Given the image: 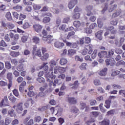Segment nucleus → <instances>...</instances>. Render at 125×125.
<instances>
[{"instance_id": "nucleus-1", "label": "nucleus", "mask_w": 125, "mask_h": 125, "mask_svg": "<svg viewBox=\"0 0 125 125\" xmlns=\"http://www.w3.org/2000/svg\"><path fill=\"white\" fill-rule=\"evenodd\" d=\"M46 81L48 82L49 83V86H51L52 84L53 85V83L49 78L52 79V80H54L55 79V76L53 75V72L50 71V72H49L48 73H47L46 74Z\"/></svg>"}, {"instance_id": "nucleus-2", "label": "nucleus", "mask_w": 125, "mask_h": 125, "mask_svg": "<svg viewBox=\"0 0 125 125\" xmlns=\"http://www.w3.org/2000/svg\"><path fill=\"white\" fill-rule=\"evenodd\" d=\"M65 71H66V68L60 66H55L54 69L55 74H58L59 72V73H64Z\"/></svg>"}, {"instance_id": "nucleus-3", "label": "nucleus", "mask_w": 125, "mask_h": 125, "mask_svg": "<svg viewBox=\"0 0 125 125\" xmlns=\"http://www.w3.org/2000/svg\"><path fill=\"white\" fill-rule=\"evenodd\" d=\"M8 99H7V96H5L4 97V99L1 101L0 103V107H2L3 106H9V104L8 103Z\"/></svg>"}, {"instance_id": "nucleus-4", "label": "nucleus", "mask_w": 125, "mask_h": 125, "mask_svg": "<svg viewBox=\"0 0 125 125\" xmlns=\"http://www.w3.org/2000/svg\"><path fill=\"white\" fill-rule=\"evenodd\" d=\"M16 111L17 113L20 114L23 111V103H20L16 105Z\"/></svg>"}, {"instance_id": "nucleus-5", "label": "nucleus", "mask_w": 125, "mask_h": 125, "mask_svg": "<svg viewBox=\"0 0 125 125\" xmlns=\"http://www.w3.org/2000/svg\"><path fill=\"white\" fill-rule=\"evenodd\" d=\"M29 120H30L29 117H27L25 118L23 120V124L25 125H34V120L33 119H30L29 121ZM28 121H29L28 122Z\"/></svg>"}, {"instance_id": "nucleus-6", "label": "nucleus", "mask_w": 125, "mask_h": 125, "mask_svg": "<svg viewBox=\"0 0 125 125\" xmlns=\"http://www.w3.org/2000/svg\"><path fill=\"white\" fill-rule=\"evenodd\" d=\"M108 53L106 51H102L101 52L98 53V56L100 58H103L104 57L105 58H108V56H107Z\"/></svg>"}, {"instance_id": "nucleus-7", "label": "nucleus", "mask_w": 125, "mask_h": 125, "mask_svg": "<svg viewBox=\"0 0 125 125\" xmlns=\"http://www.w3.org/2000/svg\"><path fill=\"white\" fill-rule=\"evenodd\" d=\"M77 3H78L77 0H71L68 4V8L69 9H72Z\"/></svg>"}, {"instance_id": "nucleus-8", "label": "nucleus", "mask_w": 125, "mask_h": 125, "mask_svg": "<svg viewBox=\"0 0 125 125\" xmlns=\"http://www.w3.org/2000/svg\"><path fill=\"white\" fill-rule=\"evenodd\" d=\"M66 44L67 46H69L71 48H77L78 47V45L75 42H66Z\"/></svg>"}, {"instance_id": "nucleus-9", "label": "nucleus", "mask_w": 125, "mask_h": 125, "mask_svg": "<svg viewBox=\"0 0 125 125\" xmlns=\"http://www.w3.org/2000/svg\"><path fill=\"white\" fill-rule=\"evenodd\" d=\"M33 28L36 32H37V33H40L41 31H42V25L39 24H35L33 25Z\"/></svg>"}, {"instance_id": "nucleus-10", "label": "nucleus", "mask_w": 125, "mask_h": 125, "mask_svg": "<svg viewBox=\"0 0 125 125\" xmlns=\"http://www.w3.org/2000/svg\"><path fill=\"white\" fill-rule=\"evenodd\" d=\"M64 46V43L56 42L54 43V46L56 48H62Z\"/></svg>"}, {"instance_id": "nucleus-11", "label": "nucleus", "mask_w": 125, "mask_h": 125, "mask_svg": "<svg viewBox=\"0 0 125 125\" xmlns=\"http://www.w3.org/2000/svg\"><path fill=\"white\" fill-rule=\"evenodd\" d=\"M107 68H104L98 72L99 76H105L107 75Z\"/></svg>"}, {"instance_id": "nucleus-12", "label": "nucleus", "mask_w": 125, "mask_h": 125, "mask_svg": "<svg viewBox=\"0 0 125 125\" xmlns=\"http://www.w3.org/2000/svg\"><path fill=\"white\" fill-rule=\"evenodd\" d=\"M42 40L44 42H47V43H52V42H53V40L50 39V38L48 37L43 36L42 37Z\"/></svg>"}, {"instance_id": "nucleus-13", "label": "nucleus", "mask_w": 125, "mask_h": 125, "mask_svg": "<svg viewBox=\"0 0 125 125\" xmlns=\"http://www.w3.org/2000/svg\"><path fill=\"white\" fill-rule=\"evenodd\" d=\"M102 34H103V31L102 30L99 31L95 34L96 37L100 41L102 40Z\"/></svg>"}, {"instance_id": "nucleus-14", "label": "nucleus", "mask_w": 125, "mask_h": 125, "mask_svg": "<svg viewBox=\"0 0 125 125\" xmlns=\"http://www.w3.org/2000/svg\"><path fill=\"white\" fill-rule=\"evenodd\" d=\"M68 103L72 104H76L77 103V100L74 98H68Z\"/></svg>"}, {"instance_id": "nucleus-15", "label": "nucleus", "mask_w": 125, "mask_h": 125, "mask_svg": "<svg viewBox=\"0 0 125 125\" xmlns=\"http://www.w3.org/2000/svg\"><path fill=\"white\" fill-rule=\"evenodd\" d=\"M10 55L13 57H17L20 55V53L19 52L11 51L10 53Z\"/></svg>"}, {"instance_id": "nucleus-16", "label": "nucleus", "mask_w": 125, "mask_h": 125, "mask_svg": "<svg viewBox=\"0 0 125 125\" xmlns=\"http://www.w3.org/2000/svg\"><path fill=\"white\" fill-rule=\"evenodd\" d=\"M73 25L74 27H76V28H80V27L82 26V23H81L80 21H74Z\"/></svg>"}, {"instance_id": "nucleus-17", "label": "nucleus", "mask_w": 125, "mask_h": 125, "mask_svg": "<svg viewBox=\"0 0 125 125\" xmlns=\"http://www.w3.org/2000/svg\"><path fill=\"white\" fill-rule=\"evenodd\" d=\"M8 98L9 99V101H11L13 103H14V102L16 101V99H17L16 98H15V97H14V96L12 95V94H10V95L9 96Z\"/></svg>"}, {"instance_id": "nucleus-18", "label": "nucleus", "mask_w": 125, "mask_h": 125, "mask_svg": "<svg viewBox=\"0 0 125 125\" xmlns=\"http://www.w3.org/2000/svg\"><path fill=\"white\" fill-rule=\"evenodd\" d=\"M17 69L19 72H21L24 70V64L21 63L17 67Z\"/></svg>"}, {"instance_id": "nucleus-19", "label": "nucleus", "mask_w": 125, "mask_h": 125, "mask_svg": "<svg viewBox=\"0 0 125 125\" xmlns=\"http://www.w3.org/2000/svg\"><path fill=\"white\" fill-rule=\"evenodd\" d=\"M49 57V55L48 53L43 54V56L41 57V59L42 61H44V60H47Z\"/></svg>"}, {"instance_id": "nucleus-20", "label": "nucleus", "mask_w": 125, "mask_h": 125, "mask_svg": "<svg viewBox=\"0 0 125 125\" xmlns=\"http://www.w3.org/2000/svg\"><path fill=\"white\" fill-rule=\"evenodd\" d=\"M13 93L15 96H16V97H18V98H21V96H20V95H19V92H18V89H14L13 90Z\"/></svg>"}, {"instance_id": "nucleus-21", "label": "nucleus", "mask_w": 125, "mask_h": 125, "mask_svg": "<svg viewBox=\"0 0 125 125\" xmlns=\"http://www.w3.org/2000/svg\"><path fill=\"white\" fill-rule=\"evenodd\" d=\"M76 52L75 50L74 49H69L68 50V55L69 56H73L74 54H76Z\"/></svg>"}, {"instance_id": "nucleus-22", "label": "nucleus", "mask_w": 125, "mask_h": 125, "mask_svg": "<svg viewBox=\"0 0 125 125\" xmlns=\"http://www.w3.org/2000/svg\"><path fill=\"white\" fill-rule=\"evenodd\" d=\"M79 85H80V83H79V81H75L73 84V86L71 88L72 89H77Z\"/></svg>"}, {"instance_id": "nucleus-23", "label": "nucleus", "mask_w": 125, "mask_h": 125, "mask_svg": "<svg viewBox=\"0 0 125 125\" xmlns=\"http://www.w3.org/2000/svg\"><path fill=\"white\" fill-rule=\"evenodd\" d=\"M32 42L34 43H39L40 42V38L36 36H34L32 38Z\"/></svg>"}, {"instance_id": "nucleus-24", "label": "nucleus", "mask_w": 125, "mask_h": 125, "mask_svg": "<svg viewBox=\"0 0 125 125\" xmlns=\"http://www.w3.org/2000/svg\"><path fill=\"white\" fill-rule=\"evenodd\" d=\"M8 114H9L10 116V117H16V114H15V112L13 109L9 110Z\"/></svg>"}, {"instance_id": "nucleus-25", "label": "nucleus", "mask_w": 125, "mask_h": 125, "mask_svg": "<svg viewBox=\"0 0 125 125\" xmlns=\"http://www.w3.org/2000/svg\"><path fill=\"white\" fill-rule=\"evenodd\" d=\"M31 27V25L28 22L23 23L22 27L23 29H29Z\"/></svg>"}, {"instance_id": "nucleus-26", "label": "nucleus", "mask_w": 125, "mask_h": 125, "mask_svg": "<svg viewBox=\"0 0 125 125\" xmlns=\"http://www.w3.org/2000/svg\"><path fill=\"white\" fill-rule=\"evenodd\" d=\"M5 17L7 18V20H9V21H11V20H12V17L11 16L10 12H8L6 14Z\"/></svg>"}, {"instance_id": "nucleus-27", "label": "nucleus", "mask_w": 125, "mask_h": 125, "mask_svg": "<svg viewBox=\"0 0 125 125\" xmlns=\"http://www.w3.org/2000/svg\"><path fill=\"white\" fill-rule=\"evenodd\" d=\"M49 64H50V65L51 66V69H50L49 72H50V71H51V72H52V69H53V66L56 65V62H55V61H52L49 62Z\"/></svg>"}, {"instance_id": "nucleus-28", "label": "nucleus", "mask_w": 125, "mask_h": 125, "mask_svg": "<svg viewBox=\"0 0 125 125\" xmlns=\"http://www.w3.org/2000/svg\"><path fill=\"white\" fill-rule=\"evenodd\" d=\"M68 61L66 59L62 58L60 60V63L61 65H65V64H67Z\"/></svg>"}, {"instance_id": "nucleus-29", "label": "nucleus", "mask_w": 125, "mask_h": 125, "mask_svg": "<svg viewBox=\"0 0 125 125\" xmlns=\"http://www.w3.org/2000/svg\"><path fill=\"white\" fill-rule=\"evenodd\" d=\"M34 122L36 123H41L42 122V117L40 116H37L34 118Z\"/></svg>"}, {"instance_id": "nucleus-30", "label": "nucleus", "mask_w": 125, "mask_h": 125, "mask_svg": "<svg viewBox=\"0 0 125 125\" xmlns=\"http://www.w3.org/2000/svg\"><path fill=\"white\" fill-rule=\"evenodd\" d=\"M34 55H37L39 56V57H42V51H41L40 49H37V51L34 52Z\"/></svg>"}, {"instance_id": "nucleus-31", "label": "nucleus", "mask_w": 125, "mask_h": 125, "mask_svg": "<svg viewBox=\"0 0 125 125\" xmlns=\"http://www.w3.org/2000/svg\"><path fill=\"white\" fill-rule=\"evenodd\" d=\"M110 104H111V101H109V100L105 101L104 106L106 109H109V108H110Z\"/></svg>"}, {"instance_id": "nucleus-32", "label": "nucleus", "mask_w": 125, "mask_h": 125, "mask_svg": "<svg viewBox=\"0 0 125 125\" xmlns=\"http://www.w3.org/2000/svg\"><path fill=\"white\" fill-rule=\"evenodd\" d=\"M110 124V121L108 120H104L103 122H100L101 125H109Z\"/></svg>"}, {"instance_id": "nucleus-33", "label": "nucleus", "mask_w": 125, "mask_h": 125, "mask_svg": "<svg viewBox=\"0 0 125 125\" xmlns=\"http://www.w3.org/2000/svg\"><path fill=\"white\" fill-rule=\"evenodd\" d=\"M7 79L9 81H12L13 76H12V73L11 72H9L7 74Z\"/></svg>"}, {"instance_id": "nucleus-34", "label": "nucleus", "mask_w": 125, "mask_h": 125, "mask_svg": "<svg viewBox=\"0 0 125 125\" xmlns=\"http://www.w3.org/2000/svg\"><path fill=\"white\" fill-rule=\"evenodd\" d=\"M97 55V50H94L93 53L91 55L92 59H95Z\"/></svg>"}, {"instance_id": "nucleus-35", "label": "nucleus", "mask_w": 125, "mask_h": 125, "mask_svg": "<svg viewBox=\"0 0 125 125\" xmlns=\"http://www.w3.org/2000/svg\"><path fill=\"white\" fill-rule=\"evenodd\" d=\"M33 8L35 10H39L42 8V6L41 5L34 4L33 5Z\"/></svg>"}, {"instance_id": "nucleus-36", "label": "nucleus", "mask_w": 125, "mask_h": 125, "mask_svg": "<svg viewBox=\"0 0 125 125\" xmlns=\"http://www.w3.org/2000/svg\"><path fill=\"white\" fill-rule=\"evenodd\" d=\"M86 63H83L80 66L81 70H86Z\"/></svg>"}, {"instance_id": "nucleus-37", "label": "nucleus", "mask_w": 125, "mask_h": 125, "mask_svg": "<svg viewBox=\"0 0 125 125\" xmlns=\"http://www.w3.org/2000/svg\"><path fill=\"white\" fill-rule=\"evenodd\" d=\"M85 107H86V104L84 103L81 102L80 103V109L81 110H83L84 108H85Z\"/></svg>"}, {"instance_id": "nucleus-38", "label": "nucleus", "mask_w": 125, "mask_h": 125, "mask_svg": "<svg viewBox=\"0 0 125 125\" xmlns=\"http://www.w3.org/2000/svg\"><path fill=\"white\" fill-rule=\"evenodd\" d=\"M98 27L99 28H102V26H103V23L102 22V21L101 19H98L97 20Z\"/></svg>"}, {"instance_id": "nucleus-39", "label": "nucleus", "mask_w": 125, "mask_h": 125, "mask_svg": "<svg viewBox=\"0 0 125 125\" xmlns=\"http://www.w3.org/2000/svg\"><path fill=\"white\" fill-rule=\"evenodd\" d=\"M114 55V49H111L108 52V55H107L108 58L109 57H112Z\"/></svg>"}, {"instance_id": "nucleus-40", "label": "nucleus", "mask_w": 125, "mask_h": 125, "mask_svg": "<svg viewBox=\"0 0 125 125\" xmlns=\"http://www.w3.org/2000/svg\"><path fill=\"white\" fill-rule=\"evenodd\" d=\"M47 64H48L47 62H45L43 63L42 64V67L43 68L44 71L46 72L48 70V65H47Z\"/></svg>"}, {"instance_id": "nucleus-41", "label": "nucleus", "mask_w": 125, "mask_h": 125, "mask_svg": "<svg viewBox=\"0 0 125 125\" xmlns=\"http://www.w3.org/2000/svg\"><path fill=\"white\" fill-rule=\"evenodd\" d=\"M75 60L76 61H79L80 62H83V58L80 57L79 56H76L75 58Z\"/></svg>"}, {"instance_id": "nucleus-42", "label": "nucleus", "mask_w": 125, "mask_h": 125, "mask_svg": "<svg viewBox=\"0 0 125 125\" xmlns=\"http://www.w3.org/2000/svg\"><path fill=\"white\" fill-rule=\"evenodd\" d=\"M37 82L40 83H44V79L42 77H39L37 79Z\"/></svg>"}, {"instance_id": "nucleus-43", "label": "nucleus", "mask_w": 125, "mask_h": 125, "mask_svg": "<svg viewBox=\"0 0 125 125\" xmlns=\"http://www.w3.org/2000/svg\"><path fill=\"white\" fill-rule=\"evenodd\" d=\"M5 67L6 69H11V64H10V62H5Z\"/></svg>"}, {"instance_id": "nucleus-44", "label": "nucleus", "mask_w": 125, "mask_h": 125, "mask_svg": "<svg viewBox=\"0 0 125 125\" xmlns=\"http://www.w3.org/2000/svg\"><path fill=\"white\" fill-rule=\"evenodd\" d=\"M85 49L88 52V51L90 50L91 49H92V45H88L87 46H85Z\"/></svg>"}, {"instance_id": "nucleus-45", "label": "nucleus", "mask_w": 125, "mask_h": 125, "mask_svg": "<svg viewBox=\"0 0 125 125\" xmlns=\"http://www.w3.org/2000/svg\"><path fill=\"white\" fill-rule=\"evenodd\" d=\"M13 9L15 10H19V11H20V10H22V6L20 5H17L15 7H13Z\"/></svg>"}, {"instance_id": "nucleus-46", "label": "nucleus", "mask_w": 125, "mask_h": 125, "mask_svg": "<svg viewBox=\"0 0 125 125\" xmlns=\"http://www.w3.org/2000/svg\"><path fill=\"white\" fill-rule=\"evenodd\" d=\"M80 15L81 14L79 13H75L73 15V18H74V19H79V18H80Z\"/></svg>"}, {"instance_id": "nucleus-47", "label": "nucleus", "mask_w": 125, "mask_h": 125, "mask_svg": "<svg viewBox=\"0 0 125 125\" xmlns=\"http://www.w3.org/2000/svg\"><path fill=\"white\" fill-rule=\"evenodd\" d=\"M50 21V18L48 17H45L43 19V22L44 23H48Z\"/></svg>"}, {"instance_id": "nucleus-48", "label": "nucleus", "mask_w": 125, "mask_h": 125, "mask_svg": "<svg viewBox=\"0 0 125 125\" xmlns=\"http://www.w3.org/2000/svg\"><path fill=\"white\" fill-rule=\"evenodd\" d=\"M11 63L13 64V65L16 66V65L18 64V61H17V60L16 59H13L11 60Z\"/></svg>"}, {"instance_id": "nucleus-49", "label": "nucleus", "mask_w": 125, "mask_h": 125, "mask_svg": "<svg viewBox=\"0 0 125 125\" xmlns=\"http://www.w3.org/2000/svg\"><path fill=\"white\" fill-rule=\"evenodd\" d=\"M94 83L95 85H100V84H101V83L100 82V80H94Z\"/></svg>"}, {"instance_id": "nucleus-50", "label": "nucleus", "mask_w": 125, "mask_h": 125, "mask_svg": "<svg viewBox=\"0 0 125 125\" xmlns=\"http://www.w3.org/2000/svg\"><path fill=\"white\" fill-rule=\"evenodd\" d=\"M27 95L28 96H29V97H33V96H34V95H35V93L33 91H29L27 93Z\"/></svg>"}, {"instance_id": "nucleus-51", "label": "nucleus", "mask_w": 125, "mask_h": 125, "mask_svg": "<svg viewBox=\"0 0 125 125\" xmlns=\"http://www.w3.org/2000/svg\"><path fill=\"white\" fill-rule=\"evenodd\" d=\"M10 123H11V120H10V119H9V118L5 119L4 123L5 125H8L10 124Z\"/></svg>"}, {"instance_id": "nucleus-52", "label": "nucleus", "mask_w": 125, "mask_h": 125, "mask_svg": "<svg viewBox=\"0 0 125 125\" xmlns=\"http://www.w3.org/2000/svg\"><path fill=\"white\" fill-rule=\"evenodd\" d=\"M6 72V69L4 68L3 70L0 73V77L2 78L4 76V74Z\"/></svg>"}, {"instance_id": "nucleus-53", "label": "nucleus", "mask_w": 125, "mask_h": 125, "mask_svg": "<svg viewBox=\"0 0 125 125\" xmlns=\"http://www.w3.org/2000/svg\"><path fill=\"white\" fill-rule=\"evenodd\" d=\"M27 40H28V36H23L21 37V41L22 42H26Z\"/></svg>"}, {"instance_id": "nucleus-54", "label": "nucleus", "mask_w": 125, "mask_h": 125, "mask_svg": "<svg viewBox=\"0 0 125 125\" xmlns=\"http://www.w3.org/2000/svg\"><path fill=\"white\" fill-rule=\"evenodd\" d=\"M13 16H14V18H16V19L19 18V14L16 12H13Z\"/></svg>"}, {"instance_id": "nucleus-55", "label": "nucleus", "mask_w": 125, "mask_h": 125, "mask_svg": "<svg viewBox=\"0 0 125 125\" xmlns=\"http://www.w3.org/2000/svg\"><path fill=\"white\" fill-rule=\"evenodd\" d=\"M74 35H75L74 32H70L68 33L66 38L68 40H69V39H70L72 36H74Z\"/></svg>"}, {"instance_id": "nucleus-56", "label": "nucleus", "mask_w": 125, "mask_h": 125, "mask_svg": "<svg viewBox=\"0 0 125 125\" xmlns=\"http://www.w3.org/2000/svg\"><path fill=\"white\" fill-rule=\"evenodd\" d=\"M13 75H15V77L17 78L20 76V73H19L17 70H15L13 72Z\"/></svg>"}, {"instance_id": "nucleus-57", "label": "nucleus", "mask_w": 125, "mask_h": 125, "mask_svg": "<svg viewBox=\"0 0 125 125\" xmlns=\"http://www.w3.org/2000/svg\"><path fill=\"white\" fill-rule=\"evenodd\" d=\"M0 45L1 46H3L4 47L5 46H7V44H6V43H5V42L3 40L1 41L0 42Z\"/></svg>"}, {"instance_id": "nucleus-58", "label": "nucleus", "mask_w": 125, "mask_h": 125, "mask_svg": "<svg viewBox=\"0 0 125 125\" xmlns=\"http://www.w3.org/2000/svg\"><path fill=\"white\" fill-rule=\"evenodd\" d=\"M8 28H9V29L10 30H12V29L14 28V24L10 22L8 23Z\"/></svg>"}, {"instance_id": "nucleus-59", "label": "nucleus", "mask_w": 125, "mask_h": 125, "mask_svg": "<svg viewBox=\"0 0 125 125\" xmlns=\"http://www.w3.org/2000/svg\"><path fill=\"white\" fill-rule=\"evenodd\" d=\"M26 18V15L23 14H20L19 19L21 20H24Z\"/></svg>"}, {"instance_id": "nucleus-60", "label": "nucleus", "mask_w": 125, "mask_h": 125, "mask_svg": "<svg viewBox=\"0 0 125 125\" xmlns=\"http://www.w3.org/2000/svg\"><path fill=\"white\" fill-rule=\"evenodd\" d=\"M115 52L117 54H122V53H123V51L121 49L117 48L115 50Z\"/></svg>"}, {"instance_id": "nucleus-61", "label": "nucleus", "mask_w": 125, "mask_h": 125, "mask_svg": "<svg viewBox=\"0 0 125 125\" xmlns=\"http://www.w3.org/2000/svg\"><path fill=\"white\" fill-rule=\"evenodd\" d=\"M94 122H95V120H94V119H91L86 122V125H90V124H91V123H94Z\"/></svg>"}, {"instance_id": "nucleus-62", "label": "nucleus", "mask_w": 125, "mask_h": 125, "mask_svg": "<svg viewBox=\"0 0 125 125\" xmlns=\"http://www.w3.org/2000/svg\"><path fill=\"white\" fill-rule=\"evenodd\" d=\"M71 111L72 113H75V114L78 113V108L75 107H73L71 109Z\"/></svg>"}, {"instance_id": "nucleus-63", "label": "nucleus", "mask_w": 125, "mask_h": 125, "mask_svg": "<svg viewBox=\"0 0 125 125\" xmlns=\"http://www.w3.org/2000/svg\"><path fill=\"white\" fill-rule=\"evenodd\" d=\"M84 40L85 43H89L91 42L90 39L89 37H85Z\"/></svg>"}, {"instance_id": "nucleus-64", "label": "nucleus", "mask_w": 125, "mask_h": 125, "mask_svg": "<svg viewBox=\"0 0 125 125\" xmlns=\"http://www.w3.org/2000/svg\"><path fill=\"white\" fill-rule=\"evenodd\" d=\"M119 94L120 95H123V96H124V97H125V90H120L119 91Z\"/></svg>"}]
</instances>
